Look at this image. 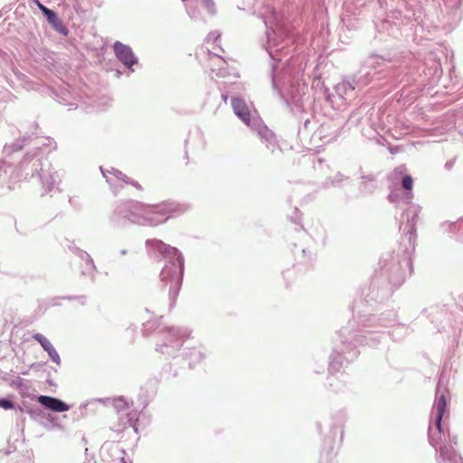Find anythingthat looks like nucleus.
<instances>
[{"mask_svg":"<svg viewBox=\"0 0 463 463\" xmlns=\"http://www.w3.org/2000/svg\"><path fill=\"white\" fill-rule=\"evenodd\" d=\"M0 407L5 410H10L14 408V403L6 399H0Z\"/></svg>","mask_w":463,"mask_h":463,"instance_id":"obj_10","label":"nucleus"},{"mask_svg":"<svg viewBox=\"0 0 463 463\" xmlns=\"http://www.w3.org/2000/svg\"><path fill=\"white\" fill-rule=\"evenodd\" d=\"M437 410V418H436V426L437 429L441 430V420L447 410V398L445 394H441L436 403Z\"/></svg>","mask_w":463,"mask_h":463,"instance_id":"obj_6","label":"nucleus"},{"mask_svg":"<svg viewBox=\"0 0 463 463\" xmlns=\"http://www.w3.org/2000/svg\"><path fill=\"white\" fill-rule=\"evenodd\" d=\"M123 463H128L127 461H123Z\"/></svg>","mask_w":463,"mask_h":463,"instance_id":"obj_14","label":"nucleus"},{"mask_svg":"<svg viewBox=\"0 0 463 463\" xmlns=\"http://www.w3.org/2000/svg\"><path fill=\"white\" fill-rule=\"evenodd\" d=\"M38 402L44 407L57 412L67 411L70 407L62 401L46 395H41L38 397Z\"/></svg>","mask_w":463,"mask_h":463,"instance_id":"obj_3","label":"nucleus"},{"mask_svg":"<svg viewBox=\"0 0 463 463\" xmlns=\"http://www.w3.org/2000/svg\"><path fill=\"white\" fill-rule=\"evenodd\" d=\"M402 187L405 190H411L413 185V179L411 175H405L402 181Z\"/></svg>","mask_w":463,"mask_h":463,"instance_id":"obj_9","label":"nucleus"},{"mask_svg":"<svg viewBox=\"0 0 463 463\" xmlns=\"http://www.w3.org/2000/svg\"><path fill=\"white\" fill-rule=\"evenodd\" d=\"M114 49L117 57L128 68H131L137 63V59L128 46L117 42L114 45Z\"/></svg>","mask_w":463,"mask_h":463,"instance_id":"obj_1","label":"nucleus"},{"mask_svg":"<svg viewBox=\"0 0 463 463\" xmlns=\"http://www.w3.org/2000/svg\"><path fill=\"white\" fill-rule=\"evenodd\" d=\"M180 268L176 266L175 264H171L170 267H165L161 272V275L163 277V279H167L168 276L171 274V276H175V278L178 279L180 275Z\"/></svg>","mask_w":463,"mask_h":463,"instance_id":"obj_7","label":"nucleus"},{"mask_svg":"<svg viewBox=\"0 0 463 463\" xmlns=\"http://www.w3.org/2000/svg\"><path fill=\"white\" fill-rule=\"evenodd\" d=\"M231 104L235 115L249 126L250 124V113L245 101L240 98H232Z\"/></svg>","mask_w":463,"mask_h":463,"instance_id":"obj_2","label":"nucleus"},{"mask_svg":"<svg viewBox=\"0 0 463 463\" xmlns=\"http://www.w3.org/2000/svg\"><path fill=\"white\" fill-rule=\"evenodd\" d=\"M45 17H46L48 23L52 25V27L55 31H57L58 33H60L65 36L68 34V33H69L68 29L64 26L62 22L59 19V17L57 16L55 12H53L52 10L50 13H48V14Z\"/></svg>","mask_w":463,"mask_h":463,"instance_id":"obj_5","label":"nucleus"},{"mask_svg":"<svg viewBox=\"0 0 463 463\" xmlns=\"http://www.w3.org/2000/svg\"><path fill=\"white\" fill-rule=\"evenodd\" d=\"M207 6L213 5V2L212 0H205Z\"/></svg>","mask_w":463,"mask_h":463,"instance_id":"obj_13","label":"nucleus"},{"mask_svg":"<svg viewBox=\"0 0 463 463\" xmlns=\"http://www.w3.org/2000/svg\"><path fill=\"white\" fill-rule=\"evenodd\" d=\"M113 405L118 411H124L128 408V404L123 397L114 399Z\"/></svg>","mask_w":463,"mask_h":463,"instance_id":"obj_8","label":"nucleus"},{"mask_svg":"<svg viewBox=\"0 0 463 463\" xmlns=\"http://www.w3.org/2000/svg\"><path fill=\"white\" fill-rule=\"evenodd\" d=\"M38 8L43 12L44 16L48 14L52 10L44 6L43 4H41L38 0H36Z\"/></svg>","mask_w":463,"mask_h":463,"instance_id":"obj_11","label":"nucleus"},{"mask_svg":"<svg viewBox=\"0 0 463 463\" xmlns=\"http://www.w3.org/2000/svg\"><path fill=\"white\" fill-rule=\"evenodd\" d=\"M164 210L166 212H173L175 210L174 203H167L164 205Z\"/></svg>","mask_w":463,"mask_h":463,"instance_id":"obj_12","label":"nucleus"},{"mask_svg":"<svg viewBox=\"0 0 463 463\" xmlns=\"http://www.w3.org/2000/svg\"><path fill=\"white\" fill-rule=\"evenodd\" d=\"M33 337L37 342H39L42 347L49 354V355L53 361L59 359L58 353L56 352L51 342L45 336H43L41 334H35Z\"/></svg>","mask_w":463,"mask_h":463,"instance_id":"obj_4","label":"nucleus"}]
</instances>
